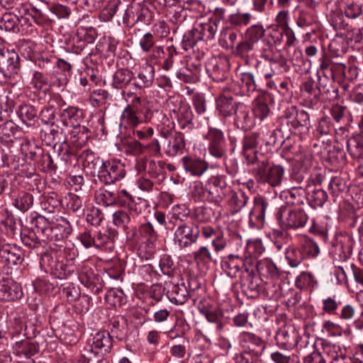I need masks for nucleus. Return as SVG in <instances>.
<instances>
[{
	"mask_svg": "<svg viewBox=\"0 0 363 363\" xmlns=\"http://www.w3.org/2000/svg\"><path fill=\"white\" fill-rule=\"evenodd\" d=\"M198 239L197 226L193 223H181L174 231V240L181 249L191 247Z\"/></svg>",
	"mask_w": 363,
	"mask_h": 363,
	"instance_id": "nucleus-9",
	"label": "nucleus"
},
{
	"mask_svg": "<svg viewBox=\"0 0 363 363\" xmlns=\"http://www.w3.org/2000/svg\"><path fill=\"white\" fill-rule=\"evenodd\" d=\"M20 69L19 56L13 50L0 51V73L6 79L13 77Z\"/></svg>",
	"mask_w": 363,
	"mask_h": 363,
	"instance_id": "nucleus-11",
	"label": "nucleus"
},
{
	"mask_svg": "<svg viewBox=\"0 0 363 363\" xmlns=\"http://www.w3.org/2000/svg\"><path fill=\"white\" fill-rule=\"evenodd\" d=\"M270 359L274 363H298V357L291 350L284 347L272 352Z\"/></svg>",
	"mask_w": 363,
	"mask_h": 363,
	"instance_id": "nucleus-49",
	"label": "nucleus"
},
{
	"mask_svg": "<svg viewBox=\"0 0 363 363\" xmlns=\"http://www.w3.org/2000/svg\"><path fill=\"white\" fill-rule=\"evenodd\" d=\"M252 165L255 166L252 173L257 182L267 184L272 187L281 184L285 174V167L282 164L274 163L269 158L261 156Z\"/></svg>",
	"mask_w": 363,
	"mask_h": 363,
	"instance_id": "nucleus-1",
	"label": "nucleus"
},
{
	"mask_svg": "<svg viewBox=\"0 0 363 363\" xmlns=\"http://www.w3.org/2000/svg\"><path fill=\"white\" fill-rule=\"evenodd\" d=\"M198 309L209 323L215 324V331L218 333L223 328L222 310L213 304L211 300H201L198 304Z\"/></svg>",
	"mask_w": 363,
	"mask_h": 363,
	"instance_id": "nucleus-13",
	"label": "nucleus"
},
{
	"mask_svg": "<svg viewBox=\"0 0 363 363\" xmlns=\"http://www.w3.org/2000/svg\"><path fill=\"white\" fill-rule=\"evenodd\" d=\"M253 203V208L250 212V219L255 218L259 225H263L266 217L272 214L274 205L272 201L262 196H255Z\"/></svg>",
	"mask_w": 363,
	"mask_h": 363,
	"instance_id": "nucleus-18",
	"label": "nucleus"
},
{
	"mask_svg": "<svg viewBox=\"0 0 363 363\" xmlns=\"http://www.w3.org/2000/svg\"><path fill=\"white\" fill-rule=\"evenodd\" d=\"M354 239L348 233H340L336 235L332 243V253L335 259L346 261L352 255Z\"/></svg>",
	"mask_w": 363,
	"mask_h": 363,
	"instance_id": "nucleus-10",
	"label": "nucleus"
},
{
	"mask_svg": "<svg viewBox=\"0 0 363 363\" xmlns=\"http://www.w3.org/2000/svg\"><path fill=\"white\" fill-rule=\"evenodd\" d=\"M158 233L150 223L140 225L138 228H133L128 233V238L140 242H158Z\"/></svg>",
	"mask_w": 363,
	"mask_h": 363,
	"instance_id": "nucleus-19",
	"label": "nucleus"
},
{
	"mask_svg": "<svg viewBox=\"0 0 363 363\" xmlns=\"http://www.w3.org/2000/svg\"><path fill=\"white\" fill-rule=\"evenodd\" d=\"M260 279L256 276H250V279L243 283L244 291L250 297L258 296L261 291Z\"/></svg>",
	"mask_w": 363,
	"mask_h": 363,
	"instance_id": "nucleus-64",
	"label": "nucleus"
},
{
	"mask_svg": "<svg viewBox=\"0 0 363 363\" xmlns=\"http://www.w3.org/2000/svg\"><path fill=\"white\" fill-rule=\"evenodd\" d=\"M298 147V153H296V156L293 158L296 162L295 165L310 172L313 165V155L310 152L301 150L300 147ZM289 160H292V158Z\"/></svg>",
	"mask_w": 363,
	"mask_h": 363,
	"instance_id": "nucleus-58",
	"label": "nucleus"
},
{
	"mask_svg": "<svg viewBox=\"0 0 363 363\" xmlns=\"http://www.w3.org/2000/svg\"><path fill=\"white\" fill-rule=\"evenodd\" d=\"M125 175V165L119 161L103 162L98 172V178L104 184H111Z\"/></svg>",
	"mask_w": 363,
	"mask_h": 363,
	"instance_id": "nucleus-7",
	"label": "nucleus"
},
{
	"mask_svg": "<svg viewBox=\"0 0 363 363\" xmlns=\"http://www.w3.org/2000/svg\"><path fill=\"white\" fill-rule=\"evenodd\" d=\"M290 125L295 130L301 128V132L308 131L311 127L309 114L303 109H298Z\"/></svg>",
	"mask_w": 363,
	"mask_h": 363,
	"instance_id": "nucleus-51",
	"label": "nucleus"
},
{
	"mask_svg": "<svg viewBox=\"0 0 363 363\" xmlns=\"http://www.w3.org/2000/svg\"><path fill=\"white\" fill-rule=\"evenodd\" d=\"M0 259L5 262L11 268L13 265L21 264L23 261L22 252L15 245H11L4 240L1 245Z\"/></svg>",
	"mask_w": 363,
	"mask_h": 363,
	"instance_id": "nucleus-28",
	"label": "nucleus"
},
{
	"mask_svg": "<svg viewBox=\"0 0 363 363\" xmlns=\"http://www.w3.org/2000/svg\"><path fill=\"white\" fill-rule=\"evenodd\" d=\"M96 37V30L93 27H81L78 29L76 39L78 45H73L72 51L76 54H81L86 48V45L93 43Z\"/></svg>",
	"mask_w": 363,
	"mask_h": 363,
	"instance_id": "nucleus-33",
	"label": "nucleus"
},
{
	"mask_svg": "<svg viewBox=\"0 0 363 363\" xmlns=\"http://www.w3.org/2000/svg\"><path fill=\"white\" fill-rule=\"evenodd\" d=\"M117 237L118 231L112 228L108 227L99 231H94V247L111 251L114 248V242Z\"/></svg>",
	"mask_w": 363,
	"mask_h": 363,
	"instance_id": "nucleus-22",
	"label": "nucleus"
},
{
	"mask_svg": "<svg viewBox=\"0 0 363 363\" xmlns=\"http://www.w3.org/2000/svg\"><path fill=\"white\" fill-rule=\"evenodd\" d=\"M13 350L18 356L30 358L38 352V347L33 342L28 340H21L15 343Z\"/></svg>",
	"mask_w": 363,
	"mask_h": 363,
	"instance_id": "nucleus-55",
	"label": "nucleus"
},
{
	"mask_svg": "<svg viewBox=\"0 0 363 363\" xmlns=\"http://www.w3.org/2000/svg\"><path fill=\"white\" fill-rule=\"evenodd\" d=\"M167 296L169 301L176 305L184 304L189 297V293L184 283L168 286Z\"/></svg>",
	"mask_w": 363,
	"mask_h": 363,
	"instance_id": "nucleus-38",
	"label": "nucleus"
},
{
	"mask_svg": "<svg viewBox=\"0 0 363 363\" xmlns=\"http://www.w3.org/2000/svg\"><path fill=\"white\" fill-rule=\"evenodd\" d=\"M23 296L21 285L9 279L0 283V299L5 301H13Z\"/></svg>",
	"mask_w": 363,
	"mask_h": 363,
	"instance_id": "nucleus-32",
	"label": "nucleus"
},
{
	"mask_svg": "<svg viewBox=\"0 0 363 363\" xmlns=\"http://www.w3.org/2000/svg\"><path fill=\"white\" fill-rule=\"evenodd\" d=\"M285 257L291 267H298L305 259L300 247L294 246L286 248Z\"/></svg>",
	"mask_w": 363,
	"mask_h": 363,
	"instance_id": "nucleus-62",
	"label": "nucleus"
},
{
	"mask_svg": "<svg viewBox=\"0 0 363 363\" xmlns=\"http://www.w3.org/2000/svg\"><path fill=\"white\" fill-rule=\"evenodd\" d=\"M32 224L36 230L35 232L40 234L42 238L45 239L51 225L54 224V220L44 216H38L33 220Z\"/></svg>",
	"mask_w": 363,
	"mask_h": 363,
	"instance_id": "nucleus-60",
	"label": "nucleus"
},
{
	"mask_svg": "<svg viewBox=\"0 0 363 363\" xmlns=\"http://www.w3.org/2000/svg\"><path fill=\"white\" fill-rule=\"evenodd\" d=\"M161 135L165 139L163 148L166 155L170 157L181 154L185 147V133L175 132L172 134L169 130H161Z\"/></svg>",
	"mask_w": 363,
	"mask_h": 363,
	"instance_id": "nucleus-12",
	"label": "nucleus"
},
{
	"mask_svg": "<svg viewBox=\"0 0 363 363\" xmlns=\"http://www.w3.org/2000/svg\"><path fill=\"white\" fill-rule=\"evenodd\" d=\"M240 103L235 101L232 96L220 95L216 100V108L224 118L233 116Z\"/></svg>",
	"mask_w": 363,
	"mask_h": 363,
	"instance_id": "nucleus-42",
	"label": "nucleus"
},
{
	"mask_svg": "<svg viewBox=\"0 0 363 363\" xmlns=\"http://www.w3.org/2000/svg\"><path fill=\"white\" fill-rule=\"evenodd\" d=\"M238 34L236 31L230 28H225L222 30L219 37L220 45L225 49H231L237 40Z\"/></svg>",
	"mask_w": 363,
	"mask_h": 363,
	"instance_id": "nucleus-59",
	"label": "nucleus"
},
{
	"mask_svg": "<svg viewBox=\"0 0 363 363\" xmlns=\"http://www.w3.org/2000/svg\"><path fill=\"white\" fill-rule=\"evenodd\" d=\"M117 204L125 209H130L133 213L143 212L145 203L140 199L135 200L126 190L123 189L116 194Z\"/></svg>",
	"mask_w": 363,
	"mask_h": 363,
	"instance_id": "nucleus-35",
	"label": "nucleus"
},
{
	"mask_svg": "<svg viewBox=\"0 0 363 363\" xmlns=\"http://www.w3.org/2000/svg\"><path fill=\"white\" fill-rule=\"evenodd\" d=\"M276 217L281 228L286 230L302 229L309 220L308 213L300 206H281Z\"/></svg>",
	"mask_w": 363,
	"mask_h": 363,
	"instance_id": "nucleus-4",
	"label": "nucleus"
},
{
	"mask_svg": "<svg viewBox=\"0 0 363 363\" xmlns=\"http://www.w3.org/2000/svg\"><path fill=\"white\" fill-rule=\"evenodd\" d=\"M138 171H144L150 177L162 182L166 175V163L162 160H155L150 158H142L137 162Z\"/></svg>",
	"mask_w": 363,
	"mask_h": 363,
	"instance_id": "nucleus-16",
	"label": "nucleus"
},
{
	"mask_svg": "<svg viewBox=\"0 0 363 363\" xmlns=\"http://www.w3.org/2000/svg\"><path fill=\"white\" fill-rule=\"evenodd\" d=\"M113 346L112 336L107 331H99L96 333L91 345V352L94 354H106L111 352Z\"/></svg>",
	"mask_w": 363,
	"mask_h": 363,
	"instance_id": "nucleus-29",
	"label": "nucleus"
},
{
	"mask_svg": "<svg viewBox=\"0 0 363 363\" xmlns=\"http://www.w3.org/2000/svg\"><path fill=\"white\" fill-rule=\"evenodd\" d=\"M202 41L211 40L215 38L218 31V25L216 21L209 20L208 22L201 23L196 26Z\"/></svg>",
	"mask_w": 363,
	"mask_h": 363,
	"instance_id": "nucleus-47",
	"label": "nucleus"
},
{
	"mask_svg": "<svg viewBox=\"0 0 363 363\" xmlns=\"http://www.w3.org/2000/svg\"><path fill=\"white\" fill-rule=\"evenodd\" d=\"M275 340L278 345L292 350L298 343V333L293 327L284 326L277 332Z\"/></svg>",
	"mask_w": 363,
	"mask_h": 363,
	"instance_id": "nucleus-34",
	"label": "nucleus"
},
{
	"mask_svg": "<svg viewBox=\"0 0 363 363\" xmlns=\"http://www.w3.org/2000/svg\"><path fill=\"white\" fill-rule=\"evenodd\" d=\"M242 154L247 165H252L259 160L262 154H259L256 148L259 144V135L255 133H250L245 135L242 141Z\"/></svg>",
	"mask_w": 363,
	"mask_h": 363,
	"instance_id": "nucleus-20",
	"label": "nucleus"
},
{
	"mask_svg": "<svg viewBox=\"0 0 363 363\" xmlns=\"http://www.w3.org/2000/svg\"><path fill=\"white\" fill-rule=\"evenodd\" d=\"M229 62L227 59L213 57L206 65L209 77L216 82H223L228 77Z\"/></svg>",
	"mask_w": 363,
	"mask_h": 363,
	"instance_id": "nucleus-17",
	"label": "nucleus"
},
{
	"mask_svg": "<svg viewBox=\"0 0 363 363\" xmlns=\"http://www.w3.org/2000/svg\"><path fill=\"white\" fill-rule=\"evenodd\" d=\"M95 199L99 204L111 206L117 204L116 194L106 189H99L95 193Z\"/></svg>",
	"mask_w": 363,
	"mask_h": 363,
	"instance_id": "nucleus-57",
	"label": "nucleus"
},
{
	"mask_svg": "<svg viewBox=\"0 0 363 363\" xmlns=\"http://www.w3.org/2000/svg\"><path fill=\"white\" fill-rule=\"evenodd\" d=\"M133 78V73L128 69H119L112 76L111 86L117 90L128 88Z\"/></svg>",
	"mask_w": 363,
	"mask_h": 363,
	"instance_id": "nucleus-40",
	"label": "nucleus"
},
{
	"mask_svg": "<svg viewBox=\"0 0 363 363\" xmlns=\"http://www.w3.org/2000/svg\"><path fill=\"white\" fill-rule=\"evenodd\" d=\"M79 123H77V125H73L69 132L70 143L77 148H82L87 143L91 133L87 128L80 125Z\"/></svg>",
	"mask_w": 363,
	"mask_h": 363,
	"instance_id": "nucleus-41",
	"label": "nucleus"
},
{
	"mask_svg": "<svg viewBox=\"0 0 363 363\" xmlns=\"http://www.w3.org/2000/svg\"><path fill=\"white\" fill-rule=\"evenodd\" d=\"M182 162L184 170L195 177L202 176L208 168V164L201 158L186 156Z\"/></svg>",
	"mask_w": 363,
	"mask_h": 363,
	"instance_id": "nucleus-37",
	"label": "nucleus"
},
{
	"mask_svg": "<svg viewBox=\"0 0 363 363\" xmlns=\"http://www.w3.org/2000/svg\"><path fill=\"white\" fill-rule=\"evenodd\" d=\"M239 345L242 350L255 356L261 357L266 348V342L259 336L250 332H242L240 334Z\"/></svg>",
	"mask_w": 363,
	"mask_h": 363,
	"instance_id": "nucleus-14",
	"label": "nucleus"
},
{
	"mask_svg": "<svg viewBox=\"0 0 363 363\" xmlns=\"http://www.w3.org/2000/svg\"><path fill=\"white\" fill-rule=\"evenodd\" d=\"M176 114L179 128L186 134H191L196 127L193 122L194 115L190 106L188 104L181 105Z\"/></svg>",
	"mask_w": 363,
	"mask_h": 363,
	"instance_id": "nucleus-30",
	"label": "nucleus"
},
{
	"mask_svg": "<svg viewBox=\"0 0 363 363\" xmlns=\"http://www.w3.org/2000/svg\"><path fill=\"white\" fill-rule=\"evenodd\" d=\"M347 177L345 174H343L341 173L338 175L333 176L330 179L328 190L333 196H337L340 194L347 190Z\"/></svg>",
	"mask_w": 363,
	"mask_h": 363,
	"instance_id": "nucleus-48",
	"label": "nucleus"
},
{
	"mask_svg": "<svg viewBox=\"0 0 363 363\" xmlns=\"http://www.w3.org/2000/svg\"><path fill=\"white\" fill-rule=\"evenodd\" d=\"M228 204L233 208L234 212H239L247 203L249 196L242 189L233 191L230 189Z\"/></svg>",
	"mask_w": 363,
	"mask_h": 363,
	"instance_id": "nucleus-46",
	"label": "nucleus"
},
{
	"mask_svg": "<svg viewBox=\"0 0 363 363\" xmlns=\"http://www.w3.org/2000/svg\"><path fill=\"white\" fill-rule=\"evenodd\" d=\"M298 245L305 259L315 258L320 253L318 244L308 236L301 237Z\"/></svg>",
	"mask_w": 363,
	"mask_h": 363,
	"instance_id": "nucleus-44",
	"label": "nucleus"
},
{
	"mask_svg": "<svg viewBox=\"0 0 363 363\" xmlns=\"http://www.w3.org/2000/svg\"><path fill=\"white\" fill-rule=\"evenodd\" d=\"M50 125L51 126L50 134L52 136V140L56 141V143L54 145V150L57 152L58 155L61 157L62 160L67 161L69 157V152L67 150H63L62 143L67 142V133H69L70 130L59 127V125H55V123L50 124Z\"/></svg>",
	"mask_w": 363,
	"mask_h": 363,
	"instance_id": "nucleus-26",
	"label": "nucleus"
},
{
	"mask_svg": "<svg viewBox=\"0 0 363 363\" xmlns=\"http://www.w3.org/2000/svg\"><path fill=\"white\" fill-rule=\"evenodd\" d=\"M328 199V194L325 191L321 189H314L307 192L306 201L309 206L315 209L322 207Z\"/></svg>",
	"mask_w": 363,
	"mask_h": 363,
	"instance_id": "nucleus-52",
	"label": "nucleus"
},
{
	"mask_svg": "<svg viewBox=\"0 0 363 363\" xmlns=\"http://www.w3.org/2000/svg\"><path fill=\"white\" fill-rule=\"evenodd\" d=\"M233 116V124L238 129L247 130L255 125V121L252 109L244 104L238 105Z\"/></svg>",
	"mask_w": 363,
	"mask_h": 363,
	"instance_id": "nucleus-24",
	"label": "nucleus"
},
{
	"mask_svg": "<svg viewBox=\"0 0 363 363\" xmlns=\"http://www.w3.org/2000/svg\"><path fill=\"white\" fill-rule=\"evenodd\" d=\"M203 138L208 142V151L210 155L216 159H224L227 157L228 144L224 133L220 129L208 126Z\"/></svg>",
	"mask_w": 363,
	"mask_h": 363,
	"instance_id": "nucleus-5",
	"label": "nucleus"
},
{
	"mask_svg": "<svg viewBox=\"0 0 363 363\" xmlns=\"http://www.w3.org/2000/svg\"><path fill=\"white\" fill-rule=\"evenodd\" d=\"M260 276L269 279L279 277V271L275 264L270 260L259 262L257 265Z\"/></svg>",
	"mask_w": 363,
	"mask_h": 363,
	"instance_id": "nucleus-56",
	"label": "nucleus"
},
{
	"mask_svg": "<svg viewBox=\"0 0 363 363\" xmlns=\"http://www.w3.org/2000/svg\"><path fill=\"white\" fill-rule=\"evenodd\" d=\"M318 281L314 275L308 272H302L296 279L295 285L298 289H306L316 286Z\"/></svg>",
	"mask_w": 363,
	"mask_h": 363,
	"instance_id": "nucleus-63",
	"label": "nucleus"
},
{
	"mask_svg": "<svg viewBox=\"0 0 363 363\" xmlns=\"http://www.w3.org/2000/svg\"><path fill=\"white\" fill-rule=\"evenodd\" d=\"M230 189L226 177L223 175L211 176L206 184V190L209 195V199L216 203H220L230 192Z\"/></svg>",
	"mask_w": 363,
	"mask_h": 363,
	"instance_id": "nucleus-8",
	"label": "nucleus"
},
{
	"mask_svg": "<svg viewBox=\"0 0 363 363\" xmlns=\"http://www.w3.org/2000/svg\"><path fill=\"white\" fill-rule=\"evenodd\" d=\"M140 213L142 212L139 211L135 213L130 209L120 210L113 213V222L116 226L121 228L128 236V233L135 228L136 218Z\"/></svg>",
	"mask_w": 363,
	"mask_h": 363,
	"instance_id": "nucleus-25",
	"label": "nucleus"
},
{
	"mask_svg": "<svg viewBox=\"0 0 363 363\" xmlns=\"http://www.w3.org/2000/svg\"><path fill=\"white\" fill-rule=\"evenodd\" d=\"M153 111L142 104L139 96H134L123 109L121 116V125L125 128H135L143 123L150 122Z\"/></svg>",
	"mask_w": 363,
	"mask_h": 363,
	"instance_id": "nucleus-3",
	"label": "nucleus"
},
{
	"mask_svg": "<svg viewBox=\"0 0 363 363\" xmlns=\"http://www.w3.org/2000/svg\"><path fill=\"white\" fill-rule=\"evenodd\" d=\"M156 41L153 34L148 32L140 39L139 45L145 52H152L151 57L158 59L164 55L163 48L155 45Z\"/></svg>",
	"mask_w": 363,
	"mask_h": 363,
	"instance_id": "nucleus-39",
	"label": "nucleus"
},
{
	"mask_svg": "<svg viewBox=\"0 0 363 363\" xmlns=\"http://www.w3.org/2000/svg\"><path fill=\"white\" fill-rule=\"evenodd\" d=\"M259 52V57L269 64V70L264 73L266 79H270L276 74L286 72L289 70L290 66L287 59L281 50L275 48L269 39L263 40V45Z\"/></svg>",
	"mask_w": 363,
	"mask_h": 363,
	"instance_id": "nucleus-2",
	"label": "nucleus"
},
{
	"mask_svg": "<svg viewBox=\"0 0 363 363\" xmlns=\"http://www.w3.org/2000/svg\"><path fill=\"white\" fill-rule=\"evenodd\" d=\"M57 223L52 224L45 239L54 242H62L72 232L70 222L65 218L56 219Z\"/></svg>",
	"mask_w": 363,
	"mask_h": 363,
	"instance_id": "nucleus-21",
	"label": "nucleus"
},
{
	"mask_svg": "<svg viewBox=\"0 0 363 363\" xmlns=\"http://www.w3.org/2000/svg\"><path fill=\"white\" fill-rule=\"evenodd\" d=\"M257 88L255 77L251 72L239 74L237 79L223 88V91L232 92L238 96H249Z\"/></svg>",
	"mask_w": 363,
	"mask_h": 363,
	"instance_id": "nucleus-6",
	"label": "nucleus"
},
{
	"mask_svg": "<svg viewBox=\"0 0 363 363\" xmlns=\"http://www.w3.org/2000/svg\"><path fill=\"white\" fill-rule=\"evenodd\" d=\"M0 28L6 31L19 32L18 17L11 11L4 13L0 19Z\"/></svg>",
	"mask_w": 363,
	"mask_h": 363,
	"instance_id": "nucleus-53",
	"label": "nucleus"
},
{
	"mask_svg": "<svg viewBox=\"0 0 363 363\" xmlns=\"http://www.w3.org/2000/svg\"><path fill=\"white\" fill-rule=\"evenodd\" d=\"M286 194V198L295 206L303 204L307 197L306 188L302 186H291Z\"/></svg>",
	"mask_w": 363,
	"mask_h": 363,
	"instance_id": "nucleus-54",
	"label": "nucleus"
},
{
	"mask_svg": "<svg viewBox=\"0 0 363 363\" xmlns=\"http://www.w3.org/2000/svg\"><path fill=\"white\" fill-rule=\"evenodd\" d=\"M317 75L318 77L317 88L320 94H325L329 99L337 98L338 90L333 86L334 77L331 74V72H327V74L319 72Z\"/></svg>",
	"mask_w": 363,
	"mask_h": 363,
	"instance_id": "nucleus-36",
	"label": "nucleus"
},
{
	"mask_svg": "<svg viewBox=\"0 0 363 363\" xmlns=\"http://www.w3.org/2000/svg\"><path fill=\"white\" fill-rule=\"evenodd\" d=\"M126 319L123 317L114 318L111 320V333L112 338L114 337L119 341H124L128 333Z\"/></svg>",
	"mask_w": 363,
	"mask_h": 363,
	"instance_id": "nucleus-45",
	"label": "nucleus"
},
{
	"mask_svg": "<svg viewBox=\"0 0 363 363\" xmlns=\"http://www.w3.org/2000/svg\"><path fill=\"white\" fill-rule=\"evenodd\" d=\"M199 235L201 234L205 239H211V245L216 253L223 250L227 246L226 240L224 238L223 233L216 230L211 225L201 226L200 228L197 226Z\"/></svg>",
	"mask_w": 363,
	"mask_h": 363,
	"instance_id": "nucleus-27",
	"label": "nucleus"
},
{
	"mask_svg": "<svg viewBox=\"0 0 363 363\" xmlns=\"http://www.w3.org/2000/svg\"><path fill=\"white\" fill-rule=\"evenodd\" d=\"M220 266L228 277L235 279L240 276L244 267V261L238 255L229 254L221 258Z\"/></svg>",
	"mask_w": 363,
	"mask_h": 363,
	"instance_id": "nucleus-23",
	"label": "nucleus"
},
{
	"mask_svg": "<svg viewBox=\"0 0 363 363\" xmlns=\"http://www.w3.org/2000/svg\"><path fill=\"white\" fill-rule=\"evenodd\" d=\"M64 103V101L59 94L53 95L48 104L43 106L39 113V118L41 121L46 125L53 123L57 118L58 106Z\"/></svg>",
	"mask_w": 363,
	"mask_h": 363,
	"instance_id": "nucleus-31",
	"label": "nucleus"
},
{
	"mask_svg": "<svg viewBox=\"0 0 363 363\" xmlns=\"http://www.w3.org/2000/svg\"><path fill=\"white\" fill-rule=\"evenodd\" d=\"M317 21V12L298 10L296 24L301 28H305L313 25Z\"/></svg>",
	"mask_w": 363,
	"mask_h": 363,
	"instance_id": "nucleus-61",
	"label": "nucleus"
},
{
	"mask_svg": "<svg viewBox=\"0 0 363 363\" xmlns=\"http://www.w3.org/2000/svg\"><path fill=\"white\" fill-rule=\"evenodd\" d=\"M193 259L198 267L208 269L211 262H216L207 246H200L193 252Z\"/></svg>",
	"mask_w": 363,
	"mask_h": 363,
	"instance_id": "nucleus-43",
	"label": "nucleus"
},
{
	"mask_svg": "<svg viewBox=\"0 0 363 363\" xmlns=\"http://www.w3.org/2000/svg\"><path fill=\"white\" fill-rule=\"evenodd\" d=\"M333 119L344 125H349L352 121V116L346 106L339 104L333 105L330 109Z\"/></svg>",
	"mask_w": 363,
	"mask_h": 363,
	"instance_id": "nucleus-50",
	"label": "nucleus"
},
{
	"mask_svg": "<svg viewBox=\"0 0 363 363\" xmlns=\"http://www.w3.org/2000/svg\"><path fill=\"white\" fill-rule=\"evenodd\" d=\"M58 117L54 121L55 125L71 130L77 123H80L84 118L83 111L74 106H69L63 110H60Z\"/></svg>",
	"mask_w": 363,
	"mask_h": 363,
	"instance_id": "nucleus-15",
	"label": "nucleus"
}]
</instances>
